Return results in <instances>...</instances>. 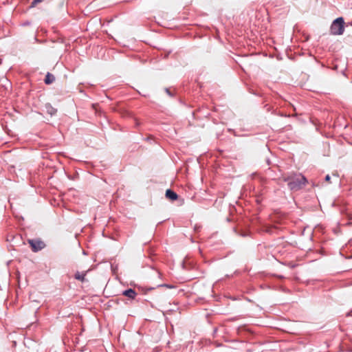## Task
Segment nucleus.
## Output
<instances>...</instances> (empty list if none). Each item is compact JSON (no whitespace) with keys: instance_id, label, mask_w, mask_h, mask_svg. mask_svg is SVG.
Wrapping results in <instances>:
<instances>
[{"instance_id":"nucleus-1","label":"nucleus","mask_w":352,"mask_h":352,"mask_svg":"<svg viewBox=\"0 0 352 352\" xmlns=\"http://www.w3.org/2000/svg\"><path fill=\"white\" fill-rule=\"evenodd\" d=\"M284 181L288 182V186L292 190L300 189L307 182L306 178L301 175H296L293 177L285 178Z\"/></svg>"},{"instance_id":"nucleus-2","label":"nucleus","mask_w":352,"mask_h":352,"mask_svg":"<svg viewBox=\"0 0 352 352\" xmlns=\"http://www.w3.org/2000/svg\"><path fill=\"white\" fill-rule=\"evenodd\" d=\"M344 19L342 17H338L335 19L331 25V33L333 35H341L344 31Z\"/></svg>"},{"instance_id":"nucleus-3","label":"nucleus","mask_w":352,"mask_h":352,"mask_svg":"<svg viewBox=\"0 0 352 352\" xmlns=\"http://www.w3.org/2000/svg\"><path fill=\"white\" fill-rule=\"evenodd\" d=\"M28 243L32 251L35 252L41 250L45 246L44 242L38 239H30L28 240Z\"/></svg>"},{"instance_id":"nucleus-4","label":"nucleus","mask_w":352,"mask_h":352,"mask_svg":"<svg viewBox=\"0 0 352 352\" xmlns=\"http://www.w3.org/2000/svg\"><path fill=\"white\" fill-rule=\"evenodd\" d=\"M166 198H168L172 201H175L177 199V195L175 192H173V190H171L170 189H168L166 191Z\"/></svg>"},{"instance_id":"nucleus-5","label":"nucleus","mask_w":352,"mask_h":352,"mask_svg":"<svg viewBox=\"0 0 352 352\" xmlns=\"http://www.w3.org/2000/svg\"><path fill=\"white\" fill-rule=\"evenodd\" d=\"M123 294L125 296H127L130 298H134L135 295H136V293L132 289H129L127 290H125L124 292H123Z\"/></svg>"},{"instance_id":"nucleus-6","label":"nucleus","mask_w":352,"mask_h":352,"mask_svg":"<svg viewBox=\"0 0 352 352\" xmlns=\"http://www.w3.org/2000/svg\"><path fill=\"white\" fill-rule=\"evenodd\" d=\"M45 109H46V111L48 114H50V116H53L54 114H56V109L55 108H54L52 105H50V104H47L45 105Z\"/></svg>"},{"instance_id":"nucleus-7","label":"nucleus","mask_w":352,"mask_h":352,"mask_svg":"<svg viewBox=\"0 0 352 352\" xmlns=\"http://www.w3.org/2000/svg\"><path fill=\"white\" fill-rule=\"evenodd\" d=\"M55 80V77L50 73H47L45 76V82L47 85L52 83Z\"/></svg>"},{"instance_id":"nucleus-8","label":"nucleus","mask_w":352,"mask_h":352,"mask_svg":"<svg viewBox=\"0 0 352 352\" xmlns=\"http://www.w3.org/2000/svg\"><path fill=\"white\" fill-rule=\"evenodd\" d=\"M85 274H80V272H77L75 274V278L79 280L84 281Z\"/></svg>"},{"instance_id":"nucleus-9","label":"nucleus","mask_w":352,"mask_h":352,"mask_svg":"<svg viewBox=\"0 0 352 352\" xmlns=\"http://www.w3.org/2000/svg\"><path fill=\"white\" fill-rule=\"evenodd\" d=\"M165 91L166 92V94H167L168 95H169V96H172V94H171V93H170V91L169 89H167V88H166V89H165Z\"/></svg>"},{"instance_id":"nucleus-10","label":"nucleus","mask_w":352,"mask_h":352,"mask_svg":"<svg viewBox=\"0 0 352 352\" xmlns=\"http://www.w3.org/2000/svg\"><path fill=\"white\" fill-rule=\"evenodd\" d=\"M325 180L329 182L330 180V176L329 175H327L326 177H325Z\"/></svg>"}]
</instances>
